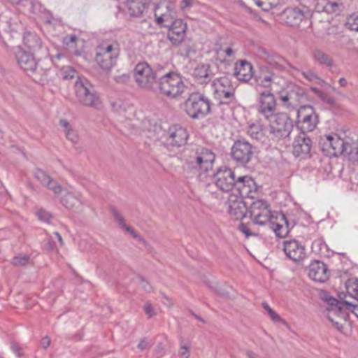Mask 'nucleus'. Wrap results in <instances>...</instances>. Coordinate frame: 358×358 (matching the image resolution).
<instances>
[{
  "mask_svg": "<svg viewBox=\"0 0 358 358\" xmlns=\"http://www.w3.org/2000/svg\"><path fill=\"white\" fill-rule=\"evenodd\" d=\"M238 229L240 231H241L245 236L248 238L251 236H257V234L253 233L250 231V229H249L248 226L245 224L241 223L238 226Z\"/></svg>",
  "mask_w": 358,
  "mask_h": 358,
  "instance_id": "nucleus-49",
  "label": "nucleus"
},
{
  "mask_svg": "<svg viewBox=\"0 0 358 358\" xmlns=\"http://www.w3.org/2000/svg\"><path fill=\"white\" fill-rule=\"evenodd\" d=\"M144 310H145L146 315H148V317H151L154 315H155V312L154 310V308L152 306L150 303L147 302L144 305Z\"/></svg>",
  "mask_w": 358,
  "mask_h": 358,
  "instance_id": "nucleus-58",
  "label": "nucleus"
},
{
  "mask_svg": "<svg viewBox=\"0 0 358 358\" xmlns=\"http://www.w3.org/2000/svg\"><path fill=\"white\" fill-rule=\"evenodd\" d=\"M345 288L348 294L358 301V279L350 278L345 282Z\"/></svg>",
  "mask_w": 358,
  "mask_h": 358,
  "instance_id": "nucleus-40",
  "label": "nucleus"
},
{
  "mask_svg": "<svg viewBox=\"0 0 358 358\" xmlns=\"http://www.w3.org/2000/svg\"><path fill=\"white\" fill-rule=\"evenodd\" d=\"M76 96L83 106L98 108L101 101L94 86L85 78H78L75 83Z\"/></svg>",
  "mask_w": 358,
  "mask_h": 358,
  "instance_id": "nucleus-5",
  "label": "nucleus"
},
{
  "mask_svg": "<svg viewBox=\"0 0 358 358\" xmlns=\"http://www.w3.org/2000/svg\"><path fill=\"white\" fill-rule=\"evenodd\" d=\"M212 85L220 105H229L236 101L235 87L229 78L224 76L216 78Z\"/></svg>",
  "mask_w": 358,
  "mask_h": 358,
  "instance_id": "nucleus-9",
  "label": "nucleus"
},
{
  "mask_svg": "<svg viewBox=\"0 0 358 358\" xmlns=\"http://www.w3.org/2000/svg\"><path fill=\"white\" fill-rule=\"evenodd\" d=\"M168 136L171 145L178 148L186 144L189 134L186 128L176 124L169 129Z\"/></svg>",
  "mask_w": 358,
  "mask_h": 358,
  "instance_id": "nucleus-22",
  "label": "nucleus"
},
{
  "mask_svg": "<svg viewBox=\"0 0 358 358\" xmlns=\"http://www.w3.org/2000/svg\"><path fill=\"white\" fill-rule=\"evenodd\" d=\"M11 350L18 357H21L23 356L24 352L22 348L16 343H11L10 345Z\"/></svg>",
  "mask_w": 358,
  "mask_h": 358,
  "instance_id": "nucleus-53",
  "label": "nucleus"
},
{
  "mask_svg": "<svg viewBox=\"0 0 358 358\" xmlns=\"http://www.w3.org/2000/svg\"><path fill=\"white\" fill-rule=\"evenodd\" d=\"M331 143L332 141H331L330 135L324 136L321 138L320 141V145L322 151L329 157H334V155L332 153L333 148Z\"/></svg>",
  "mask_w": 358,
  "mask_h": 358,
  "instance_id": "nucleus-42",
  "label": "nucleus"
},
{
  "mask_svg": "<svg viewBox=\"0 0 358 358\" xmlns=\"http://www.w3.org/2000/svg\"><path fill=\"white\" fill-rule=\"evenodd\" d=\"M276 108V101L272 92L266 91L259 94L257 107L259 115L267 120L277 113Z\"/></svg>",
  "mask_w": 358,
  "mask_h": 358,
  "instance_id": "nucleus-16",
  "label": "nucleus"
},
{
  "mask_svg": "<svg viewBox=\"0 0 358 358\" xmlns=\"http://www.w3.org/2000/svg\"><path fill=\"white\" fill-rule=\"evenodd\" d=\"M129 76L127 74H122L115 77V80L118 83H126L129 81Z\"/></svg>",
  "mask_w": 358,
  "mask_h": 358,
  "instance_id": "nucleus-60",
  "label": "nucleus"
},
{
  "mask_svg": "<svg viewBox=\"0 0 358 358\" xmlns=\"http://www.w3.org/2000/svg\"><path fill=\"white\" fill-rule=\"evenodd\" d=\"M16 58L20 68L29 73L43 75L46 70L50 69V65L43 67L41 64L42 61L40 59L36 62L33 54L21 50L16 53Z\"/></svg>",
  "mask_w": 358,
  "mask_h": 358,
  "instance_id": "nucleus-13",
  "label": "nucleus"
},
{
  "mask_svg": "<svg viewBox=\"0 0 358 358\" xmlns=\"http://www.w3.org/2000/svg\"><path fill=\"white\" fill-rule=\"evenodd\" d=\"M345 152L344 153L350 157L358 159V139L354 140L352 138L344 139Z\"/></svg>",
  "mask_w": 358,
  "mask_h": 358,
  "instance_id": "nucleus-36",
  "label": "nucleus"
},
{
  "mask_svg": "<svg viewBox=\"0 0 358 358\" xmlns=\"http://www.w3.org/2000/svg\"><path fill=\"white\" fill-rule=\"evenodd\" d=\"M282 78L268 66L259 67L257 73L253 76V83L255 90L258 94L266 91H271L276 85H279Z\"/></svg>",
  "mask_w": 358,
  "mask_h": 358,
  "instance_id": "nucleus-6",
  "label": "nucleus"
},
{
  "mask_svg": "<svg viewBox=\"0 0 358 358\" xmlns=\"http://www.w3.org/2000/svg\"><path fill=\"white\" fill-rule=\"evenodd\" d=\"M59 76L64 80H69L73 78H77L78 80L80 78L78 77V72L76 69L69 66L62 67L59 71Z\"/></svg>",
  "mask_w": 358,
  "mask_h": 358,
  "instance_id": "nucleus-41",
  "label": "nucleus"
},
{
  "mask_svg": "<svg viewBox=\"0 0 358 358\" xmlns=\"http://www.w3.org/2000/svg\"><path fill=\"white\" fill-rule=\"evenodd\" d=\"M270 134L273 140H279L288 137L293 129L292 120L285 113H278L268 119Z\"/></svg>",
  "mask_w": 358,
  "mask_h": 358,
  "instance_id": "nucleus-8",
  "label": "nucleus"
},
{
  "mask_svg": "<svg viewBox=\"0 0 358 358\" xmlns=\"http://www.w3.org/2000/svg\"><path fill=\"white\" fill-rule=\"evenodd\" d=\"M304 17V12L299 8H287L282 13L283 21L290 26L299 25Z\"/></svg>",
  "mask_w": 358,
  "mask_h": 358,
  "instance_id": "nucleus-28",
  "label": "nucleus"
},
{
  "mask_svg": "<svg viewBox=\"0 0 358 358\" xmlns=\"http://www.w3.org/2000/svg\"><path fill=\"white\" fill-rule=\"evenodd\" d=\"M195 0H182L180 8L185 10L187 8H190L193 6Z\"/></svg>",
  "mask_w": 358,
  "mask_h": 358,
  "instance_id": "nucleus-61",
  "label": "nucleus"
},
{
  "mask_svg": "<svg viewBox=\"0 0 358 358\" xmlns=\"http://www.w3.org/2000/svg\"><path fill=\"white\" fill-rule=\"evenodd\" d=\"M287 92L292 103L295 101H299L300 97L303 94L302 90L296 86L291 87V89Z\"/></svg>",
  "mask_w": 358,
  "mask_h": 358,
  "instance_id": "nucleus-45",
  "label": "nucleus"
},
{
  "mask_svg": "<svg viewBox=\"0 0 358 358\" xmlns=\"http://www.w3.org/2000/svg\"><path fill=\"white\" fill-rule=\"evenodd\" d=\"M169 27L168 38L173 45H178L183 40L187 29L186 24L180 19L174 20L171 24H165Z\"/></svg>",
  "mask_w": 358,
  "mask_h": 358,
  "instance_id": "nucleus-20",
  "label": "nucleus"
},
{
  "mask_svg": "<svg viewBox=\"0 0 358 358\" xmlns=\"http://www.w3.org/2000/svg\"><path fill=\"white\" fill-rule=\"evenodd\" d=\"M313 61L320 64L331 68L334 65L333 59L324 51L320 48H315L311 52Z\"/></svg>",
  "mask_w": 358,
  "mask_h": 358,
  "instance_id": "nucleus-32",
  "label": "nucleus"
},
{
  "mask_svg": "<svg viewBox=\"0 0 358 358\" xmlns=\"http://www.w3.org/2000/svg\"><path fill=\"white\" fill-rule=\"evenodd\" d=\"M179 354L182 356H186V358L189 357V348L185 345L180 347Z\"/></svg>",
  "mask_w": 358,
  "mask_h": 358,
  "instance_id": "nucleus-62",
  "label": "nucleus"
},
{
  "mask_svg": "<svg viewBox=\"0 0 358 358\" xmlns=\"http://www.w3.org/2000/svg\"><path fill=\"white\" fill-rule=\"evenodd\" d=\"M346 308L352 312L358 318V303H354L350 301H345Z\"/></svg>",
  "mask_w": 358,
  "mask_h": 358,
  "instance_id": "nucleus-54",
  "label": "nucleus"
},
{
  "mask_svg": "<svg viewBox=\"0 0 358 358\" xmlns=\"http://www.w3.org/2000/svg\"><path fill=\"white\" fill-rule=\"evenodd\" d=\"M31 263V258L27 255H20L14 257L11 260V264L15 266H24Z\"/></svg>",
  "mask_w": 358,
  "mask_h": 358,
  "instance_id": "nucleus-44",
  "label": "nucleus"
},
{
  "mask_svg": "<svg viewBox=\"0 0 358 358\" xmlns=\"http://www.w3.org/2000/svg\"><path fill=\"white\" fill-rule=\"evenodd\" d=\"M36 215L40 220L47 223H50L52 218V215L49 212L43 208L39 209L36 212Z\"/></svg>",
  "mask_w": 358,
  "mask_h": 358,
  "instance_id": "nucleus-47",
  "label": "nucleus"
},
{
  "mask_svg": "<svg viewBox=\"0 0 358 358\" xmlns=\"http://www.w3.org/2000/svg\"><path fill=\"white\" fill-rule=\"evenodd\" d=\"M156 22L157 24L161 25L164 22H168L171 17L170 14H162L161 15L157 17V14H155Z\"/></svg>",
  "mask_w": 358,
  "mask_h": 358,
  "instance_id": "nucleus-56",
  "label": "nucleus"
},
{
  "mask_svg": "<svg viewBox=\"0 0 358 358\" xmlns=\"http://www.w3.org/2000/svg\"><path fill=\"white\" fill-rule=\"evenodd\" d=\"M192 76L195 81L199 84H206L210 81L213 73L209 64H198L192 72Z\"/></svg>",
  "mask_w": 358,
  "mask_h": 358,
  "instance_id": "nucleus-29",
  "label": "nucleus"
},
{
  "mask_svg": "<svg viewBox=\"0 0 358 358\" xmlns=\"http://www.w3.org/2000/svg\"><path fill=\"white\" fill-rule=\"evenodd\" d=\"M268 315H269L271 319L275 322H282L283 323H285V322L273 309L269 310Z\"/></svg>",
  "mask_w": 358,
  "mask_h": 358,
  "instance_id": "nucleus-57",
  "label": "nucleus"
},
{
  "mask_svg": "<svg viewBox=\"0 0 358 358\" xmlns=\"http://www.w3.org/2000/svg\"><path fill=\"white\" fill-rule=\"evenodd\" d=\"M236 178L234 172L227 166L220 167L214 173V182L216 187L226 192L234 191Z\"/></svg>",
  "mask_w": 358,
  "mask_h": 358,
  "instance_id": "nucleus-15",
  "label": "nucleus"
},
{
  "mask_svg": "<svg viewBox=\"0 0 358 358\" xmlns=\"http://www.w3.org/2000/svg\"><path fill=\"white\" fill-rule=\"evenodd\" d=\"M346 26L352 31H358V15L352 14L347 18Z\"/></svg>",
  "mask_w": 358,
  "mask_h": 358,
  "instance_id": "nucleus-46",
  "label": "nucleus"
},
{
  "mask_svg": "<svg viewBox=\"0 0 358 358\" xmlns=\"http://www.w3.org/2000/svg\"><path fill=\"white\" fill-rule=\"evenodd\" d=\"M24 45L33 53L36 54L42 48V43L40 37L35 33L26 32L23 37Z\"/></svg>",
  "mask_w": 358,
  "mask_h": 358,
  "instance_id": "nucleus-31",
  "label": "nucleus"
},
{
  "mask_svg": "<svg viewBox=\"0 0 358 358\" xmlns=\"http://www.w3.org/2000/svg\"><path fill=\"white\" fill-rule=\"evenodd\" d=\"M345 301H339L332 297L327 299V317L338 331H342V322L346 321L348 317V309L346 308Z\"/></svg>",
  "mask_w": 358,
  "mask_h": 358,
  "instance_id": "nucleus-10",
  "label": "nucleus"
},
{
  "mask_svg": "<svg viewBox=\"0 0 358 358\" xmlns=\"http://www.w3.org/2000/svg\"><path fill=\"white\" fill-rule=\"evenodd\" d=\"M135 80L141 89L157 92L158 76L157 73L146 62H141L136 65L134 71Z\"/></svg>",
  "mask_w": 358,
  "mask_h": 358,
  "instance_id": "nucleus-7",
  "label": "nucleus"
},
{
  "mask_svg": "<svg viewBox=\"0 0 358 358\" xmlns=\"http://www.w3.org/2000/svg\"><path fill=\"white\" fill-rule=\"evenodd\" d=\"M256 5L264 11H268L275 8L280 3V0H254Z\"/></svg>",
  "mask_w": 358,
  "mask_h": 358,
  "instance_id": "nucleus-43",
  "label": "nucleus"
},
{
  "mask_svg": "<svg viewBox=\"0 0 358 358\" xmlns=\"http://www.w3.org/2000/svg\"><path fill=\"white\" fill-rule=\"evenodd\" d=\"M236 182L234 194L241 198H255L257 185L252 178L249 176H238Z\"/></svg>",
  "mask_w": 358,
  "mask_h": 358,
  "instance_id": "nucleus-17",
  "label": "nucleus"
},
{
  "mask_svg": "<svg viewBox=\"0 0 358 358\" xmlns=\"http://www.w3.org/2000/svg\"><path fill=\"white\" fill-rule=\"evenodd\" d=\"M59 124L64 128L66 138L73 143H77L78 141V136L76 131L71 128L69 122L65 119H62L59 120Z\"/></svg>",
  "mask_w": 358,
  "mask_h": 358,
  "instance_id": "nucleus-38",
  "label": "nucleus"
},
{
  "mask_svg": "<svg viewBox=\"0 0 358 358\" xmlns=\"http://www.w3.org/2000/svg\"><path fill=\"white\" fill-rule=\"evenodd\" d=\"M312 148V141L306 134L300 133L293 142V154L296 157H305L309 155Z\"/></svg>",
  "mask_w": 358,
  "mask_h": 358,
  "instance_id": "nucleus-24",
  "label": "nucleus"
},
{
  "mask_svg": "<svg viewBox=\"0 0 358 358\" xmlns=\"http://www.w3.org/2000/svg\"><path fill=\"white\" fill-rule=\"evenodd\" d=\"M282 250L285 255L294 262H299L306 257L304 246L296 240L284 241Z\"/></svg>",
  "mask_w": 358,
  "mask_h": 358,
  "instance_id": "nucleus-18",
  "label": "nucleus"
},
{
  "mask_svg": "<svg viewBox=\"0 0 358 358\" xmlns=\"http://www.w3.org/2000/svg\"><path fill=\"white\" fill-rule=\"evenodd\" d=\"M285 61L283 58L276 56L272 57L268 59L267 65L269 66L273 71H283L285 69Z\"/></svg>",
  "mask_w": 358,
  "mask_h": 358,
  "instance_id": "nucleus-39",
  "label": "nucleus"
},
{
  "mask_svg": "<svg viewBox=\"0 0 358 358\" xmlns=\"http://www.w3.org/2000/svg\"><path fill=\"white\" fill-rule=\"evenodd\" d=\"M302 75L304 78H306L308 80L311 82H319L321 80V78L312 70H308L306 71H303Z\"/></svg>",
  "mask_w": 358,
  "mask_h": 358,
  "instance_id": "nucleus-48",
  "label": "nucleus"
},
{
  "mask_svg": "<svg viewBox=\"0 0 358 358\" xmlns=\"http://www.w3.org/2000/svg\"><path fill=\"white\" fill-rule=\"evenodd\" d=\"M185 110L192 119H200L210 112V101L203 94L192 92L185 101Z\"/></svg>",
  "mask_w": 358,
  "mask_h": 358,
  "instance_id": "nucleus-4",
  "label": "nucleus"
},
{
  "mask_svg": "<svg viewBox=\"0 0 358 358\" xmlns=\"http://www.w3.org/2000/svg\"><path fill=\"white\" fill-rule=\"evenodd\" d=\"M113 215L116 221L118 222L119 225L126 231L129 232L134 238H136L140 242L145 243V241L143 238H142L139 234H138L132 228L129 226L127 225L123 217L121 214L115 210H113Z\"/></svg>",
  "mask_w": 358,
  "mask_h": 358,
  "instance_id": "nucleus-35",
  "label": "nucleus"
},
{
  "mask_svg": "<svg viewBox=\"0 0 358 358\" xmlns=\"http://www.w3.org/2000/svg\"><path fill=\"white\" fill-rule=\"evenodd\" d=\"M34 176L43 186L52 191L55 194L58 195L62 192V186L44 171L38 169L35 171Z\"/></svg>",
  "mask_w": 358,
  "mask_h": 358,
  "instance_id": "nucleus-25",
  "label": "nucleus"
},
{
  "mask_svg": "<svg viewBox=\"0 0 358 358\" xmlns=\"http://www.w3.org/2000/svg\"><path fill=\"white\" fill-rule=\"evenodd\" d=\"M344 8L345 6L341 0H317L315 4L317 12H324L336 16L340 15Z\"/></svg>",
  "mask_w": 358,
  "mask_h": 358,
  "instance_id": "nucleus-21",
  "label": "nucleus"
},
{
  "mask_svg": "<svg viewBox=\"0 0 358 358\" xmlns=\"http://www.w3.org/2000/svg\"><path fill=\"white\" fill-rule=\"evenodd\" d=\"M235 54L236 51L231 48V46L228 45L224 48V57H225V60L227 59H234Z\"/></svg>",
  "mask_w": 358,
  "mask_h": 358,
  "instance_id": "nucleus-51",
  "label": "nucleus"
},
{
  "mask_svg": "<svg viewBox=\"0 0 358 358\" xmlns=\"http://www.w3.org/2000/svg\"><path fill=\"white\" fill-rule=\"evenodd\" d=\"M266 131V127L260 121L250 124L247 129L248 134L252 138L262 143L265 142L267 139Z\"/></svg>",
  "mask_w": 358,
  "mask_h": 358,
  "instance_id": "nucleus-30",
  "label": "nucleus"
},
{
  "mask_svg": "<svg viewBox=\"0 0 358 358\" xmlns=\"http://www.w3.org/2000/svg\"><path fill=\"white\" fill-rule=\"evenodd\" d=\"M186 88L182 77L174 72H168L161 76L157 85V92L171 99L180 97Z\"/></svg>",
  "mask_w": 358,
  "mask_h": 358,
  "instance_id": "nucleus-2",
  "label": "nucleus"
},
{
  "mask_svg": "<svg viewBox=\"0 0 358 358\" xmlns=\"http://www.w3.org/2000/svg\"><path fill=\"white\" fill-rule=\"evenodd\" d=\"M45 51V60L49 62H55V59H60L62 57H63V55L61 54V53H57L56 54V55L55 57H52L51 56L46 50V49L44 50Z\"/></svg>",
  "mask_w": 358,
  "mask_h": 358,
  "instance_id": "nucleus-55",
  "label": "nucleus"
},
{
  "mask_svg": "<svg viewBox=\"0 0 358 358\" xmlns=\"http://www.w3.org/2000/svg\"><path fill=\"white\" fill-rule=\"evenodd\" d=\"M152 0H127V6L131 15L140 16Z\"/></svg>",
  "mask_w": 358,
  "mask_h": 358,
  "instance_id": "nucleus-33",
  "label": "nucleus"
},
{
  "mask_svg": "<svg viewBox=\"0 0 358 358\" xmlns=\"http://www.w3.org/2000/svg\"><path fill=\"white\" fill-rule=\"evenodd\" d=\"M61 203L66 208L78 211L83 206L82 201L71 192H67L61 199Z\"/></svg>",
  "mask_w": 358,
  "mask_h": 358,
  "instance_id": "nucleus-34",
  "label": "nucleus"
},
{
  "mask_svg": "<svg viewBox=\"0 0 358 358\" xmlns=\"http://www.w3.org/2000/svg\"><path fill=\"white\" fill-rule=\"evenodd\" d=\"M331 141H332V153L334 155V157H337L342 154H344L345 152V142L344 139L341 138L336 134H333L330 135Z\"/></svg>",
  "mask_w": 358,
  "mask_h": 358,
  "instance_id": "nucleus-37",
  "label": "nucleus"
},
{
  "mask_svg": "<svg viewBox=\"0 0 358 358\" xmlns=\"http://www.w3.org/2000/svg\"><path fill=\"white\" fill-rule=\"evenodd\" d=\"M254 75L252 66L249 62L241 60L235 64L234 76L238 80L247 83L253 78Z\"/></svg>",
  "mask_w": 358,
  "mask_h": 358,
  "instance_id": "nucleus-26",
  "label": "nucleus"
},
{
  "mask_svg": "<svg viewBox=\"0 0 358 358\" xmlns=\"http://www.w3.org/2000/svg\"><path fill=\"white\" fill-rule=\"evenodd\" d=\"M77 39L78 38L76 35L66 36L64 39V43L70 48H74Z\"/></svg>",
  "mask_w": 358,
  "mask_h": 358,
  "instance_id": "nucleus-50",
  "label": "nucleus"
},
{
  "mask_svg": "<svg viewBox=\"0 0 358 358\" xmlns=\"http://www.w3.org/2000/svg\"><path fill=\"white\" fill-rule=\"evenodd\" d=\"M120 52L117 41H103L95 49V61L103 70L109 71L116 65Z\"/></svg>",
  "mask_w": 358,
  "mask_h": 358,
  "instance_id": "nucleus-3",
  "label": "nucleus"
},
{
  "mask_svg": "<svg viewBox=\"0 0 358 358\" xmlns=\"http://www.w3.org/2000/svg\"><path fill=\"white\" fill-rule=\"evenodd\" d=\"M308 275L315 282H324L328 280L329 273L324 263L320 261H313L309 265Z\"/></svg>",
  "mask_w": 358,
  "mask_h": 358,
  "instance_id": "nucleus-23",
  "label": "nucleus"
},
{
  "mask_svg": "<svg viewBox=\"0 0 358 358\" xmlns=\"http://www.w3.org/2000/svg\"><path fill=\"white\" fill-rule=\"evenodd\" d=\"M318 123V116L314 108L309 105L302 106L297 110V128L301 133L313 131Z\"/></svg>",
  "mask_w": 358,
  "mask_h": 358,
  "instance_id": "nucleus-12",
  "label": "nucleus"
},
{
  "mask_svg": "<svg viewBox=\"0 0 358 358\" xmlns=\"http://www.w3.org/2000/svg\"><path fill=\"white\" fill-rule=\"evenodd\" d=\"M141 280V287L146 291L150 292L151 287L148 285V283L144 280L143 278H140Z\"/></svg>",
  "mask_w": 358,
  "mask_h": 358,
  "instance_id": "nucleus-64",
  "label": "nucleus"
},
{
  "mask_svg": "<svg viewBox=\"0 0 358 358\" xmlns=\"http://www.w3.org/2000/svg\"><path fill=\"white\" fill-rule=\"evenodd\" d=\"M250 217L254 224L260 226L269 224L275 219L277 212L272 213L270 206L264 200L253 201L249 209Z\"/></svg>",
  "mask_w": 358,
  "mask_h": 358,
  "instance_id": "nucleus-11",
  "label": "nucleus"
},
{
  "mask_svg": "<svg viewBox=\"0 0 358 358\" xmlns=\"http://www.w3.org/2000/svg\"><path fill=\"white\" fill-rule=\"evenodd\" d=\"M226 46H228V45H217V47L215 48V52H216L217 56L222 62L225 61V57H224V48H226Z\"/></svg>",
  "mask_w": 358,
  "mask_h": 358,
  "instance_id": "nucleus-52",
  "label": "nucleus"
},
{
  "mask_svg": "<svg viewBox=\"0 0 358 358\" xmlns=\"http://www.w3.org/2000/svg\"><path fill=\"white\" fill-rule=\"evenodd\" d=\"M151 345V343H150L147 338H144L140 341L138 345V348L141 350H144L145 349L150 348Z\"/></svg>",
  "mask_w": 358,
  "mask_h": 358,
  "instance_id": "nucleus-59",
  "label": "nucleus"
},
{
  "mask_svg": "<svg viewBox=\"0 0 358 358\" xmlns=\"http://www.w3.org/2000/svg\"><path fill=\"white\" fill-rule=\"evenodd\" d=\"M228 213L235 220H241L245 216L247 208L243 201V198L239 197L236 194L229 195L228 201Z\"/></svg>",
  "mask_w": 358,
  "mask_h": 358,
  "instance_id": "nucleus-19",
  "label": "nucleus"
},
{
  "mask_svg": "<svg viewBox=\"0 0 358 358\" xmlns=\"http://www.w3.org/2000/svg\"><path fill=\"white\" fill-rule=\"evenodd\" d=\"M41 344L43 348L46 349L50 345V338L48 336L43 338Z\"/></svg>",
  "mask_w": 358,
  "mask_h": 358,
  "instance_id": "nucleus-63",
  "label": "nucleus"
},
{
  "mask_svg": "<svg viewBox=\"0 0 358 358\" xmlns=\"http://www.w3.org/2000/svg\"><path fill=\"white\" fill-rule=\"evenodd\" d=\"M253 155L254 147L245 139L236 141L231 149L232 159L241 164L250 162Z\"/></svg>",
  "mask_w": 358,
  "mask_h": 358,
  "instance_id": "nucleus-14",
  "label": "nucleus"
},
{
  "mask_svg": "<svg viewBox=\"0 0 358 358\" xmlns=\"http://www.w3.org/2000/svg\"><path fill=\"white\" fill-rule=\"evenodd\" d=\"M268 225L278 237L284 238L289 234L287 221L283 214L276 213L275 219Z\"/></svg>",
  "mask_w": 358,
  "mask_h": 358,
  "instance_id": "nucleus-27",
  "label": "nucleus"
},
{
  "mask_svg": "<svg viewBox=\"0 0 358 358\" xmlns=\"http://www.w3.org/2000/svg\"><path fill=\"white\" fill-rule=\"evenodd\" d=\"M215 158L214 153L209 149L196 146L192 150L191 155L184 165V169L193 174L199 171L208 172L212 169Z\"/></svg>",
  "mask_w": 358,
  "mask_h": 358,
  "instance_id": "nucleus-1",
  "label": "nucleus"
}]
</instances>
